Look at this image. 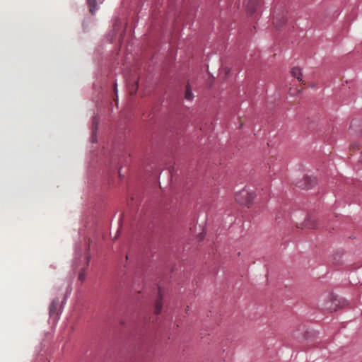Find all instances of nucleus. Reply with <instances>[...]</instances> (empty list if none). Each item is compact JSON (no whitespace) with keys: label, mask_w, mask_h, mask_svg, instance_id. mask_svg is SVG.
<instances>
[{"label":"nucleus","mask_w":362,"mask_h":362,"mask_svg":"<svg viewBox=\"0 0 362 362\" xmlns=\"http://www.w3.org/2000/svg\"><path fill=\"white\" fill-rule=\"evenodd\" d=\"M255 194L253 192H248L243 189L237 196L236 200L241 204L249 205L253 201Z\"/></svg>","instance_id":"obj_1"},{"label":"nucleus","mask_w":362,"mask_h":362,"mask_svg":"<svg viewBox=\"0 0 362 362\" xmlns=\"http://www.w3.org/2000/svg\"><path fill=\"white\" fill-rule=\"evenodd\" d=\"M316 183V179L314 177L306 175L303 179L296 183V185L301 188L308 189L313 187Z\"/></svg>","instance_id":"obj_2"},{"label":"nucleus","mask_w":362,"mask_h":362,"mask_svg":"<svg viewBox=\"0 0 362 362\" xmlns=\"http://www.w3.org/2000/svg\"><path fill=\"white\" fill-rule=\"evenodd\" d=\"M162 299H163V296H162L161 290H160V288H159L158 297L155 303V310L154 311H155L156 314H159L161 311Z\"/></svg>","instance_id":"obj_3"},{"label":"nucleus","mask_w":362,"mask_h":362,"mask_svg":"<svg viewBox=\"0 0 362 362\" xmlns=\"http://www.w3.org/2000/svg\"><path fill=\"white\" fill-rule=\"evenodd\" d=\"M285 22H286V19L283 15L282 16L276 15L274 16V23L277 28H280L281 25L284 24Z\"/></svg>","instance_id":"obj_4"},{"label":"nucleus","mask_w":362,"mask_h":362,"mask_svg":"<svg viewBox=\"0 0 362 362\" xmlns=\"http://www.w3.org/2000/svg\"><path fill=\"white\" fill-rule=\"evenodd\" d=\"M325 308L330 311H337L339 309V301L337 299H334L330 305H325Z\"/></svg>","instance_id":"obj_5"},{"label":"nucleus","mask_w":362,"mask_h":362,"mask_svg":"<svg viewBox=\"0 0 362 362\" xmlns=\"http://www.w3.org/2000/svg\"><path fill=\"white\" fill-rule=\"evenodd\" d=\"M103 1L104 0H88V4L90 7V12L92 14H93L96 10V4L97 3L101 4V3H103Z\"/></svg>","instance_id":"obj_6"},{"label":"nucleus","mask_w":362,"mask_h":362,"mask_svg":"<svg viewBox=\"0 0 362 362\" xmlns=\"http://www.w3.org/2000/svg\"><path fill=\"white\" fill-rule=\"evenodd\" d=\"M291 75L296 78L299 81H302V72L300 68L293 67L291 70Z\"/></svg>","instance_id":"obj_7"},{"label":"nucleus","mask_w":362,"mask_h":362,"mask_svg":"<svg viewBox=\"0 0 362 362\" xmlns=\"http://www.w3.org/2000/svg\"><path fill=\"white\" fill-rule=\"evenodd\" d=\"M257 5V0H249L247 5V12L250 14H252L255 12V8Z\"/></svg>","instance_id":"obj_8"},{"label":"nucleus","mask_w":362,"mask_h":362,"mask_svg":"<svg viewBox=\"0 0 362 362\" xmlns=\"http://www.w3.org/2000/svg\"><path fill=\"white\" fill-rule=\"evenodd\" d=\"M58 303H59V299L58 298L54 299L52 300V304L50 305V307H49V313H50V314H53L54 313L56 312L57 308V305H58Z\"/></svg>","instance_id":"obj_9"},{"label":"nucleus","mask_w":362,"mask_h":362,"mask_svg":"<svg viewBox=\"0 0 362 362\" xmlns=\"http://www.w3.org/2000/svg\"><path fill=\"white\" fill-rule=\"evenodd\" d=\"M314 220H312L310 218H309L307 220H305V222L303 223V226H302V228H313L314 227Z\"/></svg>","instance_id":"obj_10"},{"label":"nucleus","mask_w":362,"mask_h":362,"mask_svg":"<svg viewBox=\"0 0 362 362\" xmlns=\"http://www.w3.org/2000/svg\"><path fill=\"white\" fill-rule=\"evenodd\" d=\"M185 98L186 100H192L193 98V93L192 90L189 86H187Z\"/></svg>","instance_id":"obj_11"},{"label":"nucleus","mask_w":362,"mask_h":362,"mask_svg":"<svg viewBox=\"0 0 362 362\" xmlns=\"http://www.w3.org/2000/svg\"><path fill=\"white\" fill-rule=\"evenodd\" d=\"M86 268L82 269L78 274V280L81 282H83L86 279Z\"/></svg>","instance_id":"obj_12"},{"label":"nucleus","mask_w":362,"mask_h":362,"mask_svg":"<svg viewBox=\"0 0 362 362\" xmlns=\"http://www.w3.org/2000/svg\"><path fill=\"white\" fill-rule=\"evenodd\" d=\"M98 118L97 116H95L93 119V134H95V131L98 128Z\"/></svg>","instance_id":"obj_13"},{"label":"nucleus","mask_w":362,"mask_h":362,"mask_svg":"<svg viewBox=\"0 0 362 362\" xmlns=\"http://www.w3.org/2000/svg\"><path fill=\"white\" fill-rule=\"evenodd\" d=\"M90 259V255L88 253H86L84 256V260L86 265L88 266Z\"/></svg>","instance_id":"obj_14"},{"label":"nucleus","mask_w":362,"mask_h":362,"mask_svg":"<svg viewBox=\"0 0 362 362\" xmlns=\"http://www.w3.org/2000/svg\"><path fill=\"white\" fill-rule=\"evenodd\" d=\"M198 238H199V240H202V238H203V235H202V233H201V234H199V237H198Z\"/></svg>","instance_id":"obj_15"},{"label":"nucleus","mask_w":362,"mask_h":362,"mask_svg":"<svg viewBox=\"0 0 362 362\" xmlns=\"http://www.w3.org/2000/svg\"><path fill=\"white\" fill-rule=\"evenodd\" d=\"M225 71H226V74H227L228 72H230V70H229V69H226V68L225 69Z\"/></svg>","instance_id":"obj_16"},{"label":"nucleus","mask_w":362,"mask_h":362,"mask_svg":"<svg viewBox=\"0 0 362 362\" xmlns=\"http://www.w3.org/2000/svg\"><path fill=\"white\" fill-rule=\"evenodd\" d=\"M115 86H117V84H115ZM117 87H115V93H117Z\"/></svg>","instance_id":"obj_17"},{"label":"nucleus","mask_w":362,"mask_h":362,"mask_svg":"<svg viewBox=\"0 0 362 362\" xmlns=\"http://www.w3.org/2000/svg\"><path fill=\"white\" fill-rule=\"evenodd\" d=\"M81 255H82V254H81V253L77 254V255H78V256H81Z\"/></svg>","instance_id":"obj_18"}]
</instances>
